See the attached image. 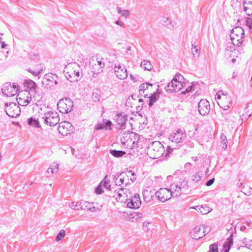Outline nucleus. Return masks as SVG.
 I'll return each instance as SVG.
<instances>
[{"instance_id": "obj_29", "label": "nucleus", "mask_w": 252, "mask_h": 252, "mask_svg": "<svg viewBox=\"0 0 252 252\" xmlns=\"http://www.w3.org/2000/svg\"><path fill=\"white\" fill-rule=\"evenodd\" d=\"M28 124L29 126H33L35 127H40V124L39 123L38 120H36L33 117H31L28 120Z\"/></svg>"}, {"instance_id": "obj_21", "label": "nucleus", "mask_w": 252, "mask_h": 252, "mask_svg": "<svg viewBox=\"0 0 252 252\" xmlns=\"http://www.w3.org/2000/svg\"><path fill=\"white\" fill-rule=\"evenodd\" d=\"M159 97V94L158 93L156 92L154 94H151L150 96L148 97V98L149 99L148 103L149 107H152Z\"/></svg>"}, {"instance_id": "obj_31", "label": "nucleus", "mask_w": 252, "mask_h": 252, "mask_svg": "<svg viewBox=\"0 0 252 252\" xmlns=\"http://www.w3.org/2000/svg\"><path fill=\"white\" fill-rule=\"evenodd\" d=\"M173 79L176 81V82H178L180 84L184 85V87L186 86V83L184 81L185 79L181 74H176L175 76L173 78Z\"/></svg>"}, {"instance_id": "obj_36", "label": "nucleus", "mask_w": 252, "mask_h": 252, "mask_svg": "<svg viewBox=\"0 0 252 252\" xmlns=\"http://www.w3.org/2000/svg\"><path fill=\"white\" fill-rule=\"evenodd\" d=\"M153 226L151 223L145 221L143 223V229L145 231H148Z\"/></svg>"}, {"instance_id": "obj_24", "label": "nucleus", "mask_w": 252, "mask_h": 252, "mask_svg": "<svg viewBox=\"0 0 252 252\" xmlns=\"http://www.w3.org/2000/svg\"><path fill=\"white\" fill-rule=\"evenodd\" d=\"M192 208L203 215L206 214L210 211V208L207 205H205L204 206H196Z\"/></svg>"}, {"instance_id": "obj_55", "label": "nucleus", "mask_w": 252, "mask_h": 252, "mask_svg": "<svg viewBox=\"0 0 252 252\" xmlns=\"http://www.w3.org/2000/svg\"><path fill=\"white\" fill-rule=\"evenodd\" d=\"M202 230H203L202 233H203V234H204V236L206 234H207L210 231V229L209 227H208L207 226L205 227L204 225V228H202Z\"/></svg>"}, {"instance_id": "obj_52", "label": "nucleus", "mask_w": 252, "mask_h": 252, "mask_svg": "<svg viewBox=\"0 0 252 252\" xmlns=\"http://www.w3.org/2000/svg\"><path fill=\"white\" fill-rule=\"evenodd\" d=\"M227 140H221V144H222L221 148L223 150H226L227 147Z\"/></svg>"}, {"instance_id": "obj_12", "label": "nucleus", "mask_w": 252, "mask_h": 252, "mask_svg": "<svg viewBox=\"0 0 252 252\" xmlns=\"http://www.w3.org/2000/svg\"><path fill=\"white\" fill-rule=\"evenodd\" d=\"M71 64H67L63 70L64 76L67 80L72 82L78 81V78H75V72L76 70H74L73 68H71V66L70 65Z\"/></svg>"}, {"instance_id": "obj_25", "label": "nucleus", "mask_w": 252, "mask_h": 252, "mask_svg": "<svg viewBox=\"0 0 252 252\" xmlns=\"http://www.w3.org/2000/svg\"><path fill=\"white\" fill-rule=\"evenodd\" d=\"M252 114V102H249L247 104V106L245 108V113L242 115V117H244L245 115H247V117H245V120H247Z\"/></svg>"}, {"instance_id": "obj_56", "label": "nucleus", "mask_w": 252, "mask_h": 252, "mask_svg": "<svg viewBox=\"0 0 252 252\" xmlns=\"http://www.w3.org/2000/svg\"><path fill=\"white\" fill-rule=\"evenodd\" d=\"M129 14V11L127 10H123L122 14H121L122 16L125 17L126 18Z\"/></svg>"}, {"instance_id": "obj_64", "label": "nucleus", "mask_w": 252, "mask_h": 252, "mask_svg": "<svg viewBox=\"0 0 252 252\" xmlns=\"http://www.w3.org/2000/svg\"><path fill=\"white\" fill-rule=\"evenodd\" d=\"M31 97L30 98V99H26L24 101V104H23V105H28V104H29L30 102H31Z\"/></svg>"}, {"instance_id": "obj_39", "label": "nucleus", "mask_w": 252, "mask_h": 252, "mask_svg": "<svg viewBox=\"0 0 252 252\" xmlns=\"http://www.w3.org/2000/svg\"><path fill=\"white\" fill-rule=\"evenodd\" d=\"M27 70L29 72H30L33 75H34L35 76H37V75H38L39 74H40L41 73V72L42 71V69H41V68H39V69L36 68L35 69L32 70L31 68H29L27 69Z\"/></svg>"}, {"instance_id": "obj_1", "label": "nucleus", "mask_w": 252, "mask_h": 252, "mask_svg": "<svg viewBox=\"0 0 252 252\" xmlns=\"http://www.w3.org/2000/svg\"><path fill=\"white\" fill-rule=\"evenodd\" d=\"M230 36L234 46L240 47L245 45L246 41L244 39L245 32L241 27L237 26L233 29Z\"/></svg>"}, {"instance_id": "obj_48", "label": "nucleus", "mask_w": 252, "mask_h": 252, "mask_svg": "<svg viewBox=\"0 0 252 252\" xmlns=\"http://www.w3.org/2000/svg\"><path fill=\"white\" fill-rule=\"evenodd\" d=\"M112 126V123L110 120H106L104 121V126L105 127V129L107 130L108 127H109V129H111V126Z\"/></svg>"}, {"instance_id": "obj_53", "label": "nucleus", "mask_w": 252, "mask_h": 252, "mask_svg": "<svg viewBox=\"0 0 252 252\" xmlns=\"http://www.w3.org/2000/svg\"><path fill=\"white\" fill-rule=\"evenodd\" d=\"M95 60H96L98 63H102L101 60H99V58L98 57V56H96L95 58L94 57H92V58H90L89 63H91V62H94Z\"/></svg>"}, {"instance_id": "obj_34", "label": "nucleus", "mask_w": 252, "mask_h": 252, "mask_svg": "<svg viewBox=\"0 0 252 252\" xmlns=\"http://www.w3.org/2000/svg\"><path fill=\"white\" fill-rule=\"evenodd\" d=\"M191 52L194 57H198L200 54L199 50L192 43Z\"/></svg>"}, {"instance_id": "obj_11", "label": "nucleus", "mask_w": 252, "mask_h": 252, "mask_svg": "<svg viewBox=\"0 0 252 252\" xmlns=\"http://www.w3.org/2000/svg\"><path fill=\"white\" fill-rule=\"evenodd\" d=\"M183 88H184V85L180 84L173 79L170 82L168 83L164 89L167 92L176 93L180 91Z\"/></svg>"}, {"instance_id": "obj_58", "label": "nucleus", "mask_w": 252, "mask_h": 252, "mask_svg": "<svg viewBox=\"0 0 252 252\" xmlns=\"http://www.w3.org/2000/svg\"><path fill=\"white\" fill-rule=\"evenodd\" d=\"M214 181H215V179L212 178V179L208 180V181H207L206 183H205V185L206 186H210L214 183Z\"/></svg>"}, {"instance_id": "obj_26", "label": "nucleus", "mask_w": 252, "mask_h": 252, "mask_svg": "<svg viewBox=\"0 0 252 252\" xmlns=\"http://www.w3.org/2000/svg\"><path fill=\"white\" fill-rule=\"evenodd\" d=\"M110 183V180L108 179V176L106 175L100 184L102 185L103 187L106 188L108 190L110 191L111 188Z\"/></svg>"}, {"instance_id": "obj_49", "label": "nucleus", "mask_w": 252, "mask_h": 252, "mask_svg": "<svg viewBox=\"0 0 252 252\" xmlns=\"http://www.w3.org/2000/svg\"><path fill=\"white\" fill-rule=\"evenodd\" d=\"M95 192L98 194H101L103 192L100 184L95 188Z\"/></svg>"}, {"instance_id": "obj_61", "label": "nucleus", "mask_w": 252, "mask_h": 252, "mask_svg": "<svg viewBox=\"0 0 252 252\" xmlns=\"http://www.w3.org/2000/svg\"><path fill=\"white\" fill-rule=\"evenodd\" d=\"M120 190L121 191H122L124 194H126V197H127V193H130L129 192V190L126 189H124V188H121L120 189Z\"/></svg>"}, {"instance_id": "obj_43", "label": "nucleus", "mask_w": 252, "mask_h": 252, "mask_svg": "<svg viewBox=\"0 0 252 252\" xmlns=\"http://www.w3.org/2000/svg\"><path fill=\"white\" fill-rule=\"evenodd\" d=\"M105 121V119H103V123L102 124L99 123L97 124L95 126V130H102L103 129H105V127L104 126V121Z\"/></svg>"}, {"instance_id": "obj_19", "label": "nucleus", "mask_w": 252, "mask_h": 252, "mask_svg": "<svg viewBox=\"0 0 252 252\" xmlns=\"http://www.w3.org/2000/svg\"><path fill=\"white\" fill-rule=\"evenodd\" d=\"M244 10L248 16H252V0H245L243 1Z\"/></svg>"}, {"instance_id": "obj_16", "label": "nucleus", "mask_w": 252, "mask_h": 252, "mask_svg": "<svg viewBox=\"0 0 252 252\" xmlns=\"http://www.w3.org/2000/svg\"><path fill=\"white\" fill-rule=\"evenodd\" d=\"M202 228H204V225H199L194 227L192 232H190V236L192 239L198 240L204 236V234H203L201 231Z\"/></svg>"}, {"instance_id": "obj_5", "label": "nucleus", "mask_w": 252, "mask_h": 252, "mask_svg": "<svg viewBox=\"0 0 252 252\" xmlns=\"http://www.w3.org/2000/svg\"><path fill=\"white\" fill-rule=\"evenodd\" d=\"M24 84L26 88L30 89L31 91L34 92V95L33 96H37L38 101L42 99L44 94L39 92V88L37 86L35 82L31 79H27L25 80Z\"/></svg>"}, {"instance_id": "obj_15", "label": "nucleus", "mask_w": 252, "mask_h": 252, "mask_svg": "<svg viewBox=\"0 0 252 252\" xmlns=\"http://www.w3.org/2000/svg\"><path fill=\"white\" fill-rule=\"evenodd\" d=\"M234 233H236V228L235 227L231 230L230 236L227 238L224 244L223 245L222 249L221 252H229L233 243V236Z\"/></svg>"}, {"instance_id": "obj_18", "label": "nucleus", "mask_w": 252, "mask_h": 252, "mask_svg": "<svg viewBox=\"0 0 252 252\" xmlns=\"http://www.w3.org/2000/svg\"><path fill=\"white\" fill-rule=\"evenodd\" d=\"M155 193L151 191V188L148 187L147 189L143 191V196L145 201L147 202L153 200V198Z\"/></svg>"}, {"instance_id": "obj_46", "label": "nucleus", "mask_w": 252, "mask_h": 252, "mask_svg": "<svg viewBox=\"0 0 252 252\" xmlns=\"http://www.w3.org/2000/svg\"><path fill=\"white\" fill-rule=\"evenodd\" d=\"M179 186H180L181 187V189L183 190V191H185V190L186 189H188V183L187 181H183V182H182L180 184V185H179Z\"/></svg>"}, {"instance_id": "obj_20", "label": "nucleus", "mask_w": 252, "mask_h": 252, "mask_svg": "<svg viewBox=\"0 0 252 252\" xmlns=\"http://www.w3.org/2000/svg\"><path fill=\"white\" fill-rule=\"evenodd\" d=\"M81 206L82 207V210H90L91 212L96 211L95 207L93 206V203L82 200V205Z\"/></svg>"}, {"instance_id": "obj_62", "label": "nucleus", "mask_w": 252, "mask_h": 252, "mask_svg": "<svg viewBox=\"0 0 252 252\" xmlns=\"http://www.w3.org/2000/svg\"><path fill=\"white\" fill-rule=\"evenodd\" d=\"M173 148H171L170 147L168 146L167 148V150H166V155L167 154H169L170 153H171V152L173 151Z\"/></svg>"}, {"instance_id": "obj_54", "label": "nucleus", "mask_w": 252, "mask_h": 252, "mask_svg": "<svg viewBox=\"0 0 252 252\" xmlns=\"http://www.w3.org/2000/svg\"><path fill=\"white\" fill-rule=\"evenodd\" d=\"M220 94L223 95L224 96L223 97V100H228L229 104L231 103V100L230 97H227L225 94H224V93L222 91V93H220Z\"/></svg>"}, {"instance_id": "obj_4", "label": "nucleus", "mask_w": 252, "mask_h": 252, "mask_svg": "<svg viewBox=\"0 0 252 252\" xmlns=\"http://www.w3.org/2000/svg\"><path fill=\"white\" fill-rule=\"evenodd\" d=\"M42 119L45 124L50 126H54L59 123V115L56 112H48L44 114Z\"/></svg>"}, {"instance_id": "obj_14", "label": "nucleus", "mask_w": 252, "mask_h": 252, "mask_svg": "<svg viewBox=\"0 0 252 252\" xmlns=\"http://www.w3.org/2000/svg\"><path fill=\"white\" fill-rule=\"evenodd\" d=\"M114 71L116 76L121 80L126 79L127 76L126 69L124 66L122 67L121 64H115Z\"/></svg>"}, {"instance_id": "obj_57", "label": "nucleus", "mask_w": 252, "mask_h": 252, "mask_svg": "<svg viewBox=\"0 0 252 252\" xmlns=\"http://www.w3.org/2000/svg\"><path fill=\"white\" fill-rule=\"evenodd\" d=\"M128 173H131V175L133 176L132 178H131L130 179L131 181L132 182H134V181L136 180V174H135L134 172H133L132 170H129L128 171Z\"/></svg>"}, {"instance_id": "obj_3", "label": "nucleus", "mask_w": 252, "mask_h": 252, "mask_svg": "<svg viewBox=\"0 0 252 252\" xmlns=\"http://www.w3.org/2000/svg\"><path fill=\"white\" fill-rule=\"evenodd\" d=\"M73 107V102L69 97L60 99L57 103L58 110L63 114L70 112Z\"/></svg>"}, {"instance_id": "obj_8", "label": "nucleus", "mask_w": 252, "mask_h": 252, "mask_svg": "<svg viewBox=\"0 0 252 252\" xmlns=\"http://www.w3.org/2000/svg\"><path fill=\"white\" fill-rule=\"evenodd\" d=\"M155 196L161 202H164L171 198V191L167 188H161L155 192Z\"/></svg>"}, {"instance_id": "obj_37", "label": "nucleus", "mask_w": 252, "mask_h": 252, "mask_svg": "<svg viewBox=\"0 0 252 252\" xmlns=\"http://www.w3.org/2000/svg\"><path fill=\"white\" fill-rule=\"evenodd\" d=\"M201 175L202 174L199 172L195 173L193 176L192 181L195 183H198L201 179Z\"/></svg>"}, {"instance_id": "obj_63", "label": "nucleus", "mask_w": 252, "mask_h": 252, "mask_svg": "<svg viewBox=\"0 0 252 252\" xmlns=\"http://www.w3.org/2000/svg\"><path fill=\"white\" fill-rule=\"evenodd\" d=\"M117 25H119L120 26L123 27L124 26V23L121 22L120 20H118L116 21L115 23Z\"/></svg>"}, {"instance_id": "obj_23", "label": "nucleus", "mask_w": 252, "mask_h": 252, "mask_svg": "<svg viewBox=\"0 0 252 252\" xmlns=\"http://www.w3.org/2000/svg\"><path fill=\"white\" fill-rule=\"evenodd\" d=\"M57 78L58 76L55 74H53L52 73H49L44 75L43 79L47 80V81L54 82L56 85H57L58 84L57 80Z\"/></svg>"}, {"instance_id": "obj_60", "label": "nucleus", "mask_w": 252, "mask_h": 252, "mask_svg": "<svg viewBox=\"0 0 252 252\" xmlns=\"http://www.w3.org/2000/svg\"><path fill=\"white\" fill-rule=\"evenodd\" d=\"M120 191H121L120 190V189L118 190V197L117 198V200H119L121 202H123V200H121V197L123 196V194H122V193L120 192Z\"/></svg>"}, {"instance_id": "obj_17", "label": "nucleus", "mask_w": 252, "mask_h": 252, "mask_svg": "<svg viewBox=\"0 0 252 252\" xmlns=\"http://www.w3.org/2000/svg\"><path fill=\"white\" fill-rule=\"evenodd\" d=\"M115 118L116 122L121 126L120 128L124 129L123 127L127 121V115H123L122 113H119L116 115Z\"/></svg>"}, {"instance_id": "obj_44", "label": "nucleus", "mask_w": 252, "mask_h": 252, "mask_svg": "<svg viewBox=\"0 0 252 252\" xmlns=\"http://www.w3.org/2000/svg\"><path fill=\"white\" fill-rule=\"evenodd\" d=\"M53 166H52L48 169L47 172L49 174H50V173H51V174H53L54 172H57L58 170L59 165L58 164H56V168H53Z\"/></svg>"}, {"instance_id": "obj_45", "label": "nucleus", "mask_w": 252, "mask_h": 252, "mask_svg": "<svg viewBox=\"0 0 252 252\" xmlns=\"http://www.w3.org/2000/svg\"><path fill=\"white\" fill-rule=\"evenodd\" d=\"M140 66L143 67L145 70H151L153 68L152 64H140Z\"/></svg>"}, {"instance_id": "obj_2", "label": "nucleus", "mask_w": 252, "mask_h": 252, "mask_svg": "<svg viewBox=\"0 0 252 252\" xmlns=\"http://www.w3.org/2000/svg\"><path fill=\"white\" fill-rule=\"evenodd\" d=\"M149 155L153 158H158L162 156L164 152L163 145L159 142H154L148 149Z\"/></svg>"}, {"instance_id": "obj_10", "label": "nucleus", "mask_w": 252, "mask_h": 252, "mask_svg": "<svg viewBox=\"0 0 252 252\" xmlns=\"http://www.w3.org/2000/svg\"><path fill=\"white\" fill-rule=\"evenodd\" d=\"M198 110L199 114L203 116L208 115L210 111V104L206 99H202L198 104Z\"/></svg>"}, {"instance_id": "obj_22", "label": "nucleus", "mask_w": 252, "mask_h": 252, "mask_svg": "<svg viewBox=\"0 0 252 252\" xmlns=\"http://www.w3.org/2000/svg\"><path fill=\"white\" fill-rule=\"evenodd\" d=\"M142 217L143 214L142 213L133 212L130 213L128 216V219L130 221L134 222Z\"/></svg>"}, {"instance_id": "obj_28", "label": "nucleus", "mask_w": 252, "mask_h": 252, "mask_svg": "<svg viewBox=\"0 0 252 252\" xmlns=\"http://www.w3.org/2000/svg\"><path fill=\"white\" fill-rule=\"evenodd\" d=\"M110 153L114 157L120 158L126 154V153L123 151H118L116 150H110Z\"/></svg>"}, {"instance_id": "obj_6", "label": "nucleus", "mask_w": 252, "mask_h": 252, "mask_svg": "<svg viewBox=\"0 0 252 252\" xmlns=\"http://www.w3.org/2000/svg\"><path fill=\"white\" fill-rule=\"evenodd\" d=\"M4 110L6 114L11 118H15L20 115L21 110L20 107L14 102L6 103L5 104Z\"/></svg>"}, {"instance_id": "obj_13", "label": "nucleus", "mask_w": 252, "mask_h": 252, "mask_svg": "<svg viewBox=\"0 0 252 252\" xmlns=\"http://www.w3.org/2000/svg\"><path fill=\"white\" fill-rule=\"evenodd\" d=\"M128 200L129 201L127 203V207L129 208L138 209L141 205L140 196L137 193L134 194L131 198Z\"/></svg>"}, {"instance_id": "obj_7", "label": "nucleus", "mask_w": 252, "mask_h": 252, "mask_svg": "<svg viewBox=\"0 0 252 252\" xmlns=\"http://www.w3.org/2000/svg\"><path fill=\"white\" fill-rule=\"evenodd\" d=\"M18 85L15 83L11 86L10 83H6L2 86L1 91L2 94L6 96H13L16 95L18 92Z\"/></svg>"}, {"instance_id": "obj_38", "label": "nucleus", "mask_w": 252, "mask_h": 252, "mask_svg": "<svg viewBox=\"0 0 252 252\" xmlns=\"http://www.w3.org/2000/svg\"><path fill=\"white\" fill-rule=\"evenodd\" d=\"M208 252H219L218 246L216 243H214L209 246V250Z\"/></svg>"}, {"instance_id": "obj_32", "label": "nucleus", "mask_w": 252, "mask_h": 252, "mask_svg": "<svg viewBox=\"0 0 252 252\" xmlns=\"http://www.w3.org/2000/svg\"><path fill=\"white\" fill-rule=\"evenodd\" d=\"M65 124L67 125H68L70 124L68 122H67V123L64 122V123H60L58 128V130L59 133L63 135L67 134V132H66L65 131H64V126H66Z\"/></svg>"}, {"instance_id": "obj_33", "label": "nucleus", "mask_w": 252, "mask_h": 252, "mask_svg": "<svg viewBox=\"0 0 252 252\" xmlns=\"http://www.w3.org/2000/svg\"><path fill=\"white\" fill-rule=\"evenodd\" d=\"M182 191L183 190L181 189V187L177 185L175 191H171V195L172 197L179 196L182 193Z\"/></svg>"}, {"instance_id": "obj_41", "label": "nucleus", "mask_w": 252, "mask_h": 252, "mask_svg": "<svg viewBox=\"0 0 252 252\" xmlns=\"http://www.w3.org/2000/svg\"><path fill=\"white\" fill-rule=\"evenodd\" d=\"M242 242L245 244V246H243V247H246L250 249L251 247L252 246V240L247 241V238H245L242 240Z\"/></svg>"}, {"instance_id": "obj_40", "label": "nucleus", "mask_w": 252, "mask_h": 252, "mask_svg": "<svg viewBox=\"0 0 252 252\" xmlns=\"http://www.w3.org/2000/svg\"><path fill=\"white\" fill-rule=\"evenodd\" d=\"M65 230L62 229L56 237V240L58 242L61 240L65 236Z\"/></svg>"}, {"instance_id": "obj_42", "label": "nucleus", "mask_w": 252, "mask_h": 252, "mask_svg": "<svg viewBox=\"0 0 252 252\" xmlns=\"http://www.w3.org/2000/svg\"><path fill=\"white\" fill-rule=\"evenodd\" d=\"M148 89L147 85L145 83H143L139 86V92L140 95H142V94L144 93V91Z\"/></svg>"}, {"instance_id": "obj_30", "label": "nucleus", "mask_w": 252, "mask_h": 252, "mask_svg": "<svg viewBox=\"0 0 252 252\" xmlns=\"http://www.w3.org/2000/svg\"><path fill=\"white\" fill-rule=\"evenodd\" d=\"M102 64L103 66L105 64H94L92 66V72L94 73L98 74L102 71V66L101 65Z\"/></svg>"}, {"instance_id": "obj_35", "label": "nucleus", "mask_w": 252, "mask_h": 252, "mask_svg": "<svg viewBox=\"0 0 252 252\" xmlns=\"http://www.w3.org/2000/svg\"><path fill=\"white\" fill-rule=\"evenodd\" d=\"M162 23L163 24L167 27H168L169 25H171L172 27L174 26V23H172V22L166 17H162Z\"/></svg>"}, {"instance_id": "obj_27", "label": "nucleus", "mask_w": 252, "mask_h": 252, "mask_svg": "<svg viewBox=\"0 0 252 252\" xmlns=\"http://www.w3.org/2000/svg\"><path fill=\"white\" fill-rule=\"evenodd\" d=\"M122 175V173H117L116 175H113V180H114L115 185L116 186H121L122 184L124 183V179L121 178L120 180H118V178L120 177Z\"/></svg>"}, {"instance_id": "obj_51", "label": "nucleus", "mask_w": 252, "mask_h": 252, "mask_svg": "<svg viewBox=\"0 0 252 252\" xmlns=\"http://www.w3.org/2000/svg\"><path fill=\"white\" fill-rule=\"evenodd\" d=\"M247 25L249 27L250 30L252 32V18H248L247 20Z\"/></svg>"}, {"instance_id": "obj_9", "label": "nucleus", "mask_w": 252, "mask_h": 252, "mask_svg": "<svg viewBox=\"0 0 252 252\" xmlns=\"http://www.w3.org/2000/svg\"><path fill=\"white\" fill-rule=\"evenodd\" d=\"M186 137V133L185 130L181 129H178L175 132L171 133L169 139L172 142H175L176 143H182Z\"/></svg>"}, {"instance_id": "obj_50", "label": "nucleus", "mask_w": 252, "mask_h": 252, "mask_svg": "<svg viewBox=\"0 0 252 252\" xmlns=\"http://www.w3.org/2000/svg\"><path fill=\"white\" fill-rule=\"evenodd\" d=\"M226 101L227 102V104H223L220 102L221 105H220V103L218 102V103L220 105V106L224 110H226L229 108V106L228 104H229L228 100H226Z\"/></svg>"}, {"instance_id": "obj_59", "label": "nucleus", "mask_w": 252, "mask_h": 252, "mask_svg": "<svg viewBox=\"0 0 252 252\" xmlns=\"http://www.w3.org/2000/svg\"><path fill=\"white\" fill-rule=\"evenodd\" d=\"M81 205H82V200L76 202V210H82V207H81Z\"/></svg>"}, {"instance_id": "obj_47", "label": "nucleus", "mask_w": 252, "mask_h": 252, "mask_svg": "<svg viewBox=\"0 0 252 252\" xmlns=\"http://www.w3.org/2000/svg\"><path fill=\"white\" fill-rule=\"evenodd\" d=\"M192 85L188 86L185 90V91H183L181 94H186L191 92L193 88L194 87V84L193 82L191 83Z\"/></svg>"}]
</instances>
